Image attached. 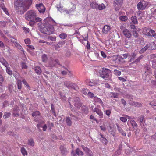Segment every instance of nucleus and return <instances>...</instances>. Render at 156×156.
<instances>
[{"label":"nucleus","instance_id":"1","mask_svg":"<svg viewBox=\"0 0 156 156\" xmlns=\"http://www.w3.org/2000/svg\"><path fill=\"white\" fill-rule=\"evenodd\" d=\"M32 3V0H14V8L18 12L24 13L29 9Z\"/></svg>","mask_w":156,"mask_h":156},{"label":"nucleus","instance_id":"2","mask_svg":"<svg viewBox=\"0 0 156 156\" xmlns=\"http://www.w3.org/2000/svg\"><path fill=\"white\" fill-rule=\"evenodd\" d=\"M45 23L44 24V31L42 32L45 34L50 35L53 33L54 29L53 26L51 25L55 21L51 17L47 18L44 20Z\"/></svg>","mask_w":156,"mask_h":156},{"label":"nucleus","instance_id":"3","mask_svg":"<svg viewBox=\"0 0 156 156\" xmlns=\"http://www.w3.org/2000/svg\"><path fill=\"white\" fill-rule=\"evenodd\" d=\"M37 16L35 11L33 10H30L26 12L25 15V19L28 21H34L35 18Z\"/></svg>","mask_w":156,"mask_h":156},{"label":"nucleus","instance_id":"4","mask_svg":"<svg viewBox=\"0 0 156 156\" xmlns=\"http://www.w3.org/2000/svg\"><path fill=\"white\" fill-rule=\"evenodd\" d=\"M110 73L111 71L109 69L103 68L102 69V72L100 74V76L104 80H108Z\"/></svg>","mask_w":156,"mask_h":156},{"label":"nucleus","instance_id":"5","mask_svg":"<svg viewBox=\"0 0 156 156\" xmlns=\"http://www.w3.org/2000/svg\"><path fill=\"white\" fill-rule=\"evenodd\" d=\"M148 3L146 1L143 0L139 2L137 4V9L143 10L147 7Z\"/></svg>","mask_w":156,"mask_h":156},{"label":"nucleus","instance_id":"6","mask_svg":"<svg viewBox=\"0 0 156 156\" xmlns=\"http://www.w3.org/2000/svg\"><path fill=\"white\" fill-rule=\"evenodd\" d=\"M144 32L145 34L149 36L155 37L156 36L155 31L152 29H145L144 30Z\"/></svg>","mask_w":156,"mask_h":156},{"label":"nucleus","instance_id":"7","mask_svg":"<svg viewBox=\"0 0 156 156\" xmlns=\"http://www.w3.org/2000/svg\"><path fill=\"white\" fill-rule=\"evenodd\" d=\"M73 101L74 105L77 109L80 108L82 105V104L80 102V100L79 97H76L73 98Z\"/></svg>","mask_w":156,"mask_h":156},{"label":"nucleus","instance_id":"8","mask_svg":"<svg viewBox=\"0 0 156 156\" xmlns=\"http://www.w3.org/2000/svg\"><path fill=\"white\" fill-rule=\"evenodd\" d=\"M123 0H115L114 1V5L115 7V10L116 11L119 10L122 6Z\"/></svg>","mask_w":156,"mask_h":156},{"label":"nucleus","instance_id":"9","mask_svg":"<svg viewBox=\"0 0 156 156\" xmlns=\"http://www.w3.org/2000/svg\"><path fill=\"white\" fill-rule=\"evenodd\" d=\"M85 82L87 85L90 86H92L97 84L98 81L97 80L87 79L85 80Z\"/></svg>","mask_w":156,"mask_h":156},{"label":"nucleus","instance_id":"10","mask_svg":"<svg viewBox=\"0 0 156 156\" xmlns=\"http://www.w3.org/2000/svg\"><path fill=\"white\" fill-rule=\"evenodd\" d=\"M75 152V153H74L73 151H72L71 153L72 156H82L84 154V153L78 148H77L76 149Z\"/></svg>","mask_w":156,"mask_h":156},{"label":"nucleus","instance_id":"11","mask_svg":"<svg viewBox=\"0 0 156 156\" xmlns=\"http://www.w3.org/2000/svg\"><path fill=\"white\" fill-rule=\"evenodd\" d=\"M81 147L83 150L86 153L87 155L88 156H93V153L89 148L84 147L83 145H82Z\"/></svg>","mask_w":156,"mask_h":156},{"label":"nucleus","instance_id":"12","mask_svg":"<svg viewBox=\"0 0 156 156\" xmlns=\"http://www.w3.org/2000/svg\"><path fill=\"white\" fill-rule=\"evenodd\" d=\"M37 7L38 11L40 13H43L45 10V8L42 3L36 4Z\"/></svg>","mask_w":156,"mask_h":156},{"label":"nucleus","instance_id":"13","mask_svg":"<svg viewBox=\"0 0 156 156\" xmlns=\"http://www.w3.org/2000/svg\"><path fill=\"white\" fill-rule=\"evenodd\" d=\"M93 112H96L99 115L100 118H102L103 117V113L101 111L100 109L95 108L94 109H93Z\"/></svg>","mask_w":156,"mask_h":156},{"label":"nucleus","instance_id":"14","mask_svg":"<svg viewBox=\"0 0 156 156\" xmlns=\"http://www.w3.org/2000/svg\"><path fill=\"white\" fill-rule=\"evenodd\" d=\"M111 29V28L110 26L107 25H105L103 28L102 31L104 34H106L110 31Z\"/></svg>","mask_w":156,"mask_h":156},{"label":"nucleus","instance_id":"15","mask_svg":"<svg viewBox=\"0 0 156 156\" xmlns=\"http://www.w3.org/2000/svg\"><path fill=\"white\" fill-rule=\"evenodd\" d=\"M123 33L124 35L126 38H129L131 36L130 31L126 29H125L123 30Z\"/></svg>","mask_w":156,"mask_h":156},{"label":"nucleus","instance_id":"16","mask_svg":"<svg viewBox=\"0 0 156 156\" xmlns=\"http://www.w3.org/2000/svg\"><path fill=\"white\" fill-rule=\"evenodd\" d=\"M129 103L130 105L134 106L137 107H141L142 105V103L137 102H133L131 100L129 101Z\"/></svg>","mask_w":156,"mask_h":156},{"label":"nucleus","instance_id":"17","mask_svg":"<svg viewBox=\"0 0 156 156\" xmlns=\"http://www.w3.org/2000/svg\"><path fill=\"white\" fill-rule=\"evenodd\" d=\"M151 13L149 17V18L151 19H156V9H151Z\"/></svg>","mask_w":156,"mask_h":156},{"label":"nucleus","instance_id":"18","mask_svg":"<svg viewBox=\"0 0 156 156\" xmlns=\"http://www.w3.org/2000/svg\"><path fill=\"white\" fill-rule=\"evenodd\" d=\"M0 7H1L4 12L8 15H9V13L7 8L5 7L4 5V3H2L0 4Z\"/></svg>","mask_w":156,"mask_h":156},{"label":"nucleus","instance_id":"19","mask_svg":"<svg viewBox=\"0 0 156 156\" xmlns=\"http://www.w3.org/2000/svg\"><path fill=\"white\" fill-rule=\"evenodd\" d=\"M20 109L18 107H16L13 110V115L15 116H18L20 115L19 112Z\"/></svg>","mask_w":156,"mask_h":156},{"label":"nucleus","instance_id":"20","mask_svg":"<svg viewBox=\"0 0 156 156\" xmlns=\"http://www.w3.org/2000/svg\"><path fill=\"white\" fill-rule=\"evenodd\" d=\"M109 97L111 98H119V94L117 93L111 92L109 94Z\"/></svg>","mask_w":156,"mask_h":156},{"label":"nucleus","instance_id":"21","mask_svg":"<svg viewBox=\"0 0 156 156\" xmlns=\"http://www.w3.org/2000/svg\"><path fill=\"white\" fill-rule=\"evenodd\" d=\"M69 87L76 90H77L78 88L77 86L75 84L70 82H69Z\"/></svg>","mask_w":156,"mask_h":156},{"label":"nucleus","instance_id":"22","mask_svg":"<svg viewBox=\"0 0 156 156\" xmlns=\"http://www.w3.org/2000/svg\"><path fill=\"white\" fill-rule=\"evenodd\" d=\"M0 62L6 67L9 66L8 62L3 58H0Z\"/></svg>","mask_w":156,"mask_h":156},{"label":"nucleus","instance_id":"23","mask_svg":"<svg viewBox=\"0 0 156 156\" xmlns=\"http://www.w3.org/2000/svg\"><path fill=\"white\" fill-rule=\"evenodd\" d=\"M34 70L35 71L36 73L38 75H40L42 72V71L40 67L38 66L35 67Z\"/></svg>","mask_w":156,"mask_h":156},{"label":"nucleus","instance_id":"24","mask_svg":"<svg viewBox=\"0 0 156 156\" xmlns=\"http://www.w3.org/2000/svg\"><path fill=\"white\" fill-rule=\"evenodd\" d=\"M94 100L95 102H98L99 104H100L102 106H103V103L101 99L96 97H94Z\"/></svg>","mask_w":156,"mask_h":156},{"label":"nucleus","instance_id":"25","mask_svg":"<svg viewBox=\"0 0 156 156\" xmlns=\"http://www.w3.org/2000/svg\"><path fill=\"white\" fill-rule=\"evenodd\" d=\"M132 22L134 24H136L138 23L137 17L136 16H132L131 18Z\"/></svg>","mask_w":156,"mask_h":156},{"label":"nucleus","instance_id":"26","mask_svg":"<svg viewBox=\"0 0 156 156\" xmlns=\"http://www.w3.org/2000/svg\"><path fill=\"white\" fill-rule=\"evenodd\" d=\"M90 6L93 8L97 9L98 4L94 2H92L90 3Z\"/></svg>","mask_w":156,"mask_h":156},{"label":"nucleus","instance_id":"27","mask_svg":"<svg viewBox=\"0 0 156 156\" xmlns=\"http://www.w3.org/2000/svg\"><path fill=\"white\" fill-rule=\"evenodd\" d=\"M117 128L118 131L121 133L122 135L124 136H126V133L124 132L122 129L118 125H117Z\"/></svg>","mask_w":156,"mask_h":156},{"label":"nucleus","instance_id":"28","mask_svg":"<svg viewBox=\"0 0 156 156\" xmlns=\"http://www.w3.org/2000/svg\"><path fill=\"white\" fill-rule=\"evenodd\" d=\"M60 149L61 150L62 154H64L66 151V147L64 146L61 145L60 147Z\"/></svg>","mask_w":156,"mask_h":156},{"label":"nucleus","instance_id":"29","mask_svg":"<svg viewBox=\"0 0 156 156\" xmlns=\"http://www.w3.org/2000/svg\"><path fill=\"white\" fill-rule=\"evenodd\" d=\"M28 144L31 146H34V143L33 139L30 138L28 140Z\"/></svg>","mask_w":156,"mask_h":156},{"label":"nucleus","instance_id":"30","mask_svg":"<svg viewBox=\"0 0 156 156\" xmlns=\"http://www.w3.org/2000/svg\"><path fill=\"white\" fill-rule=\"evenodd\" d=\"M15 45L17 48L21 50L22 51L24 52V50L23 49V48L17 42L15 44Z\"/></svg>","mask_w":156,"mask_h":156},{"label":"nucleus","instance_id":"31","mask_svg":"<svg viewBox=\"0 0 156 156\" xmlns=\"http://www.w3.org/2000/svg\"><path fill=\"white\" fill-rule=\"evenodd\" d=\"M143 57V55H141L140 56L138 57L136 60L134 61L131 64H133L134 63H137L138 62H139L140 60Z\"/></svg>","mask_w":156,"mask_h":156},{"label":"nucleus","instance_id":"32","mask_svg":"<svg viewBox=\"0 0 156 156\" xmlns=\"http://www.w3.org/2000/svg\"><path fill=\"white\" fill-rule=\"evenodd\" d=\"M105 5L103 3H102L101 4H98V6L97 7V9H98L100 10H102L105 8Z\"/></svg>","mask_w":156,"mask_h":156},{"label":"nucleus","instance_id":"33","mask_svg":"<svg viewBox=\"0 0 156 156\" xmlns=\"http://www.w3.org/2000/svg\"><path fill=\"white\" fill-rule=\"evenodd\" d=\"M17 84L18 88L19 89H20L22 88V83L20 80L18 79L17 80Z\"/></svg>","mask_w":156,"mask_h":156},{"label":"nucleus","instance_id":"34","mask_svg":"<svg viewBox=\"0 0 156 156\" xmlns=\"http://www.w3.org/2000/svg\"><path fill=\"white\" fill-rule=\"evenodd\" d=\"M130 122L133 128L134 127H136L137 126V124L136 122L133 120H131Z\"/></svg>","mask_w":156,"mask_h":156},{"label":"nucleus","instance_id":"35","mask_svg":"<svg viewBox=\"0 0 156 156\" xmlns=\"http://www.w3.org/2000/svg\"><path fill=\"white\" fill-rule=\"evenodd\" d=\"M117 59H118V61L122 63H124L125 62V60L123 58H122V56H119L118 57Z\"/></svg>","mask_w":156,"mask_h":156},{"label":"nucleus","instance_id":"36","mask_svg":"<svg viewBox=\"0 0 156 156\" xmlns=\"http://www.w3.org/2000/svg\"><path fill=\"white\" fill-rule=\"evenodd\" d=\"M21 151L23 155H27V151L25 149L24 147H23L21 148Z\"/></svg>","mask_w":156,"mask_h":156},{"label":"nucleus","instance_id":"37","mask_svg":"<svg viewBox=\"0 0 156 156\" xmlns=\"http://www.w3.org/2000/svg\"><path fill=\"white\" fill-rule=\"evenodd\" d=\"M11 115L10 113L8 112H5L3 115V118L5 119H6L10 117Z\"/></svg>","mask_w":156,"mask_h":156},{"label":"nucleus","instance_id":"38","mask_svg":"<svg viewBox=\"0 0 156 156\" xmlns=\"http://www.w3.org/2000/svg\"><path fill=\"white\" fill-rule=\"evenodd\" d=\"M149 48V47L148 45H146L145 46L142 48L141 50L139 51V53L140 54H142L147 49Z\"/></svg>","mask_w":156,"mask_h":156},{"label":"nucleus","instance_id":"39","mask_svg":"<svg viewBox=\"0 0 156 156\" xmlns=\"http://www.w3.org/2000/svg\"><path fill=\"white\" fill-rule=\"evenodd\" d=\"M150 104L154 109H156V101H152L150 103Z\"/></svg>","mask_w":156,"mask_h":156},{"label":"nucleus","instance_id":"40","mask_svg":"<svg viewBox=\"0 0 156 156\" xmlns=\"http://www.w3.org/2000/svg\"><path fill=\"white\" fill-rule=\"evenodd\" d=\"M42 58L43 62H46L48 59L47 55L45 54H43L42 56Z\"/></svg>","mask_w":156,"mask_h":156},{"label":"nucleus","instance_id":"41","mask_svg":"<svg viewBox=\"0 0 156 156\" xmlns=\"http://www.w3.org/2000/svg\"><path fill=\"white\" fill-rule=\"evenodd\" d=\"M61 45V44L60 43L54 45V47L55 48V50H58Z\"/></svg>","mask_w":156,"mask_h":156},{"label":"nucleus","instance_id":"42","mask_svg":"<svg viewBox=\"0 0 156 156\" xmlns=\"http://www.w3.org/2000/svg\"><path fill=\"white\" fill-rule=\"evenodd\" d=\"M100 136L102 138V140H101V142L103 143H104L105 144H106L107 143V141L106 138L105 137H103V136L101 134Z\"/></svg>","mask_w":156,"mask_h":156},{"label":"nucleus","instance_id":"43","mask_svg":"<svg viewBox=\"0 0 156 156\" xmlns=\"http://www.w3.org/2000/svg\"><path fill=\"white\" fill-rule=\"evenodd\" d=\"M59 37L62 39H64L67 37V35L66 34L64 33H62L59 35Z\"/></svg>","mask_w":156,"mask_h":156},{"label":"nucleus","instance_id":"44","mask_svg":"<svg viewBox=\"0 0 156 156\" xmlns=\"http://www.w3.org/2000/svg\"><path fill=\"white\" fill-rule=\"evenodd\" d=\"M127 19L128 18L126 16H121L119 17L120 20L123 21H125L126 20H127Z\"/></svg>","mask_w":156,"mask_h":156},{"label":"nucleus","instance_id":"45","mask_svg":"<svg viewBox=\"0 0 156 156\" xmlns=\"http://www.w3.org/2000/svg\"><path fill=\"white\" fill-rule=\"evenodd\" d=\"M6 71L7 73L9 75H11L12 74V71L10 70V67H6Z\"/></svg>","mask_w":156,"mask_h":156},{"label":"nucleus","instance_id":"46","mask_svg":"<svg viewBox=\"0 0 156 156\" xmlns=\"http://www.w3.org/2000/svg\"><path fill=\"white\" fill-rule=\"evenodd\" d=\"M114 73L117 76H119L121 74V72L116 69L114 70Z\"/></svg>","mask_w":156,"mask_h":156},{"label":"nucleus","instance_id":"47","mask_svg":"<svg viewBox=\"0 0 156 156\" xmlns=\"http://www.w3.org/2000/svg\"><path fill=\"white\" fill-rule=\"evenodd\" d=\"M136 56V54L135 53H133L132 55V57L130 60V62H131L133 61Z\"/></svg>","mask_w":156,"mask_h":156},{"label":"nucleus","instance_id":"48","mask_svg":"<svg viewBox=\"0 0 156 156\" xmlns=\"http://www.w3.org/2000/svg\"><path fill=\"white\" fill-rule=\"evenodd\" d=\"M84 40L87 42V45H86V47L87 49H90V44L89 42L87 41V38L86 37L85 38H84Z\"/></svg>","mask_w":156,"mask_h":156},{"label":"nucleus","instance_id":"49","mask_svg":"<svg viewBox=\"0 0 156 156\" xmlns=\"http://www.w3.org/2000/svg\"><path fill=\"white\" fill-rule=\"evenodd\" d=\"M22 68L23 69H26L27 68V66L26 63L24 62H22L21 63Z\"/></svg>","mask_w":156,"mask_h":156},{"label":"nucleus","instance_id":"50","mask_svg":"<svg viewBox=\"0 0 156 156\" xmlns=\"http://www.w3.org/2000/svg\"><path fill=\"white\" fill-rule=\"evenodd\" d=\"M40 114V112L39 111H36L34 112L32 114V116L33 117L37 116Z\"/></svg>","mask_w":156,"mask_h":156},{"label":"nucleus","instance_id":"51","mask_svg":"<svg viewBox=\"0 0 156 156\" xmlns=\"http://www.w3.org/2000/svg\"><path fill=\"white\" fill-rule=\"evenodd\" d=\"M24 42L27 44H30L31 41L30 39L27 38L24 40Z\"/></svg>","mask_w":156,"mask_h":156},{"label":"nucleus","instance_id":"52","mask_svg":"<svg viewBox=\"0 0 156 156\" xmlns=\"http://www.w3.org/2000/svg\"><path fill=\"white\" fill-rule=\"evenodd\" d=\"M4 81V78L1 75H0V86H2V82Z\"/></svg>","mask_w":156,"mask_h":156},{"label":"nucleus","instance_id":"53","mask_svg":"<svg viewBox=\"0 0 156 156\" xmlns=\"http://www.w3.org/2000/svg\"><path fill=\"white\" fill-rule=\"evenodd\" d=\"M105 112L106 114L108 116H109L110 115V114L111 113V110H106L105 111Z\"/></svg>","mask_w":156,"mask_h":156},{"label":"nucleus","instance_id":"54","mask_svg":"<svg viewBox=\"0 0 156 156\" xmlns=\"http://www.w3.org/2000/svg\"><path fill=\"white\" fill-rule=\"evenodd\" d=\"M133 35L134 37H135V38H136L138 37V34L137 32L136 31V30H133Z\"/></svg>","mask_w":156,"mask_h":156},{"label":"nucleus","instance_id":"55","mask_svg":"<svg viewBox=\"0 0 156 156\" xmlns=\"http://www.w3.org/2000/svg\"><path fill=\"white\" fill-rule=\"evenodd\" d=\"M120 119L124 122H126L127 120V119L126 118L122 117H121Z\"/></svg>","mask_w":156,"mask_h":156},{"label":"nucleus","instance_id":"56","mask_svg":"<svg viewBox=\"0 0 156 156\" xmlns=\"http://www.w3.org/2000/svg\"><path fill=\"white\" fill-rule=\"evenodd\" d=\"M35 19L36 22H41L42 20V19L39 17H36L35 18Z\"/></svg>","mask_w":156,"mask_h":156},{"label":"nucleus","instance_id":"57","mask_svg":"<svg viewBox=\"0 0 156 156\" xmlns=\"http://www.w3.org/2000/svg\"><path fill=\"white\" fill-rule=\"evenodd\" d=\"M22 82L27 87H30L29 86L27 82H26L25 79H24L22 81Z\"/></svg>","mask_w":156,"mask_h":156},{"label":"nucleus","instance_id":"58","mask_svg":"<svg viewBox=\"0 0 156 156\" xmlns=\"http://www.w3.org/2000/svg\"><path fill=\"white\" fill-rule=\"evenodd\" d=\"M100 127L101 130L104 132L105 131V130H106V128L105 125H104L103 126H100Z\"/></svg>","mask_w":156,"mask_h":156},{"label":"nucleus","instance_id":"59","mask_svg":"<svg viewBox=\"0 0 156 156\" xmlns=\"http://www.w3.org/2000/svg\"><path fill=\"white\" fill-rule=\"evenodd\" d=\"M88 96L90 98H92L94 97V94L90 92H89L87 94Z\"/></svg>","mask_w":156,"mask_h":156},{"label":"nucleus","instance_id":"60","mask_svg":"<svg viewBox=\"0 0 156 156\" xmlns=\"http://www.w3.org/2000/svg\"><path fill=\"white\" fill-rule=\"evenodd\" d=\"M51 110L52 111V112L54 114H55V109H54V105L53 104H51Z\"/></svg>","mask_w":156,"mask_h":156},{"label":"nucleus","instance_id":"61","mask_svg":"<svg viewBox=\"0 0 156 156\" xmlns=\"http://www.w3.org/2000/svg\"><path fill=\"white\" fill-rule=\"evenodd\" d=\"M74 76L73 73L70 71H69V77L73 78Z\"/></svg>","mask_w":156,"mask_h":156},{"label":"nucleus","instance_id":"62","mask_svg":"<svg viewBox=\"0 0 156 156\" xmlns=\"http://www.w3.org/2000/svg\"><path fill=\"white\" fill-rule=\"evenodd\" d=\"M48 126L49 127L50 130H51V128L54 126V125L52 123L49 122H48Z\"/></svg>","mask_w":156,"mask_h":156},{"label":"nucleus","instance_id":"63","mask_svg":"<svg viewBox=\"0 0 156 156\" xmlns=\"http://www.w3.org/2000/svg\"><path fill=\"white\" fill-rule=\"evenodd\" d=\"M27 47L29 48L31 50H33L35 49L34 46L32 45H27Z\"/></svg>","mask_w":156,"mask_h":156},{"label":"nucleus","instance_id":"64","mask_svg":"<svg viewBox=\"0 0 156 156\" xmlns=\"http://www.w3.org/2000/svg\"><path fill=\"white\" fill-rule=\"evenodd\" d=\"M121 102L122 104H123L124 106H125L126 104V101L123 99H121Z\"/></svg>","mask_w":156,"mask_h":156}]
</instances>
